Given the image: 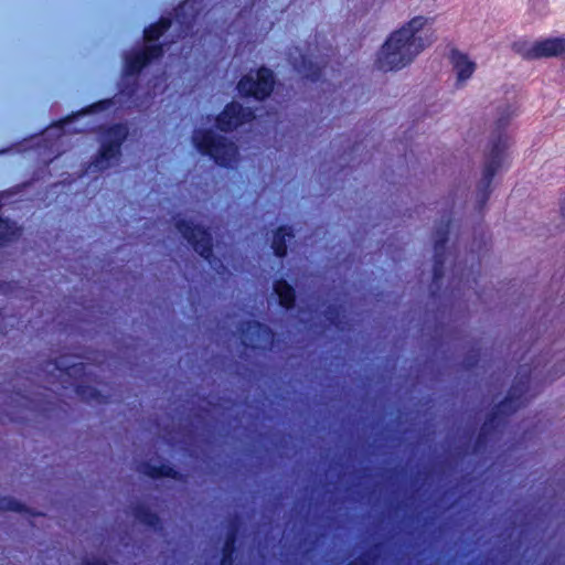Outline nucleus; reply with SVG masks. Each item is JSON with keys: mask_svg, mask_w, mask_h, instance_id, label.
Segmentation results:
<instances>
[{"mask_svg": "<svg viewBox=\"0 0 565 565\" xmlns=\"http://www.w3.org/2000/svg\"><path fill=\"white\" fill-rule=\"evenodd\" d=\"M136 519L140 521L141 523L148 524V525H156L158 522V518L156 514L151 513L145 508H139L136 510Z\"/></svg>", "mask_w": 565, "mask_h": 565, "instance_id": "nucleus-22", "label": "nucleus"}, {"mask_svg": "<svg viewBox=\"0 0 565 565\" xmlns=\"http://www.w3.org/2000/svg\"><path fill=\"white\" fill-rule=\"evenodd\" d=\"M561 213L565 217V199L561 200Z\"/></svg>", "mask_w": 565, "mask_h": 565, "instance_id": "nucleus-26", "label": "nucleus"}, {"mask_svg": "<svg viewBox=\"0 0 565 565\" xmlns=\"http://www.w3.org/2000/svg\"><path fill=\"white\" fill-rule=\"evenodd\" d=\"M175 226L182 236L193 246L195 252L209 260V263L212 265V260H210L212 255L210 234L200 227H193L184 220H179Z\"/></svg>", "mask_w": 565, "mask_h": 565, "instance_id": "nucleus-9", "label": "nucleus"}, {"mask_svg": "<svg viewBox=\"0 0 565 565\" xmlns=\"http://www.w3.org/2000/svg\"><path fill=\"white\" fill-rule=\"evenodd\" d=\"M234 535H230L224 545V555L221 565H232L231 555L233 552Z\"/></svg>", "mask_w": 565, "mask_h": 565, "instance_id": "nucleus-24", "label": "nucleus"}, {"mask_svg": "<svg viewBox=\"0 0 565 565\" xmlns=\"http://www.w3.org/2000/svg\"><path fill=\"white\" fill-rule=\"evenodd\" d=\"M21 504L11 498H0V511H21Z\"/></svg>", "mask_w": 565, "mask_h": 565, "instance_id": "nucleus-23", "label": "nucleus"}, {"mask_svg": "<svg viewBox=\"0 0 565 565\" xmlns=\"http://www.w3.org/2000/svg\"><path fill=\"white\" fill-rule=\"evenodd\" d=\"M451 61L459 83L470 78L476 71V63L459 51H452Z\"/></svg>", "mask_w": 565, "mask_h": 565, "instance_id": "nucleus-14", "label": "nucleus"}, {"mask_svg": "<svg viewBox=\"0 0 565 565\" xmlns=\"http://www.w3.org/2000/svg\"><path fill=\"white\" fill-rule=\"evenodd\" d=\"M274 290L279 298V302L282 307L290 308L295 301V292L290 285H288L285 280H278Z\"/></svg>", "mask_w": 565, "mask_h": 565, "instance_id": "nucleus-17", "label": "nucleus"}, {"mask_svg": "<svg viewBox=\"0 0 565 565\" xmlns=\"http://www.w3.org/2000/svg\"><path fill=\"white\" fill-rule=\"evenodd\" d=\"M493 420H494V419H490V423H489L488 425H491V426H492V424H493Z\"/></svg>", "mask_w": 565, "mask_h": 565, "instance_id": "nucleus-28", "label": "nucleus"}, {"mask_svg": "<svg viewBox=\"0 0 565 565\" xmlns=\"http://www.w3.org/2000/svg\"><path fill=\"white\" fill-rule=\"evenodd\" d=\"M74 360V356H61L54 363L46 365L47 372L53 373L56 371L57 374H53V376L56 377L64 387L68 384L75 385L77 394L84 399L102 402L100 394L96 388L84 387L82 384L77 383V379L85 374V365L83 362H75Z\"/></svg>", "mask_w": 565, "mask_h": 565, "instance_id": "nucleus-3", "label": "nucleus"}, {"mask_svg": "<svg viewBox=\"0 0 565 565\" xmlns=\"http://www.w3.org/2000/svg\"><path fill=\"white\" fill-rule=\"evenodd\" d=\"M516 105L514 98L507 99L495 107L494 125L498 130L505 128L511 119L516 115Z\"/></svg>", "mask_w": 565, "mask_h": 565, "instance_id": "nucleus-16", "label": "nucleus"}, {"mask_svg": "<svg viewBox=\"0 0 565 565\" xmlns=\"http://www.w3.org/2000/svg\"><path fill=\"white\" fill-rule=\"evenodd\" d=\"M289 60L294 67L303 76L312 79L319 75V67L311 60L307 58L297 47L289 53Z\"/></svg>", "mask_w": 565, "mask_h": 565, "instance_id": "nucleus-15", "label": "nucleus"}, {"mask_svg": "<svg viewBox=\"0 0 565 565\" xmlns=\"http://www.w3.org/2000/svg\"><path fill=\"white\" fill-rule=\"evenodd\" d=\"M146 475H149L151 477H175L172 470V468L170 467H167V466H160V467H157V466H151V465H147L143 467V470H142Z\"/></svg>", "mask_w": 565, "mask_h": 565, "instance_id": "nucleus-21", "label": "nucleus"}, {"mask_svg": "<svg viewBox=\"0 0 565 565\" xmlns=\"http://www.w3.org/2000/svg\"><path fill=\"white\" fill-rule=\"evenodd\" d=\"M193 142L199 151L211 156L220 166L228 167L237 161L235 145L213 131H196L193 136Z\"/></svg>", "mask_w": 565, "mask_h": 565, "instance_id": "nucleus-4", "label": "nucleus"}, {"mask_svg": "<svg viewBox=\"0 0 565 565\" xmlns=\"http://www.w3.org/2000/svg\"><path fill=\"white\" fill-rule=\"evenodd\" d=\"M516 51L525 58L535 60L565 54V38H551L533 43H523Z\"/></svg>", "mask_w": 565, "mask_h": 565, "instance_id": "nucleus-7", "label": "nucleus"}, {"mask_svg": "<svg viewBox=\"0 0 565 565\" xmlns=\"http://www.w3.org/2000/svg\"><path fill=\"white\" fill-rule=\"evenodd\" d=\"M510 147V138L507 134L499 132L490 145L486 157L482 178L477 185V202L481 207L490 195V186L495 173L503 168L507 161V150Z\"/></svg>", "mask_w": 565, "mask_h": 565, "instance_id": "nucleus-2", "label": "nucleus"}, {"mask_svg": "<svg viewBox=\"0 0 565 565\" xmlns=\"http://www.w3.org/2000/svg\"><path fill=\"white\" fill-rule=\"evenodd\" d=\"M87 565H107L105 562H102L99 559H95V561H88L87 562Z\"/></svg>", "mask_w": 565, "mask_h": 565, "instance_id": "nucleus-25", "label": "nucleus"}, {"mask_svg": "<svg viewBox=\"0 0 565 565\" xmlns=\"http://www.w3.org/2000/svg\"><path fill=\"white\" fill-rule=\"evenodd\" d=\"M128 130L124 125H115L102 135V148L98 158L93 163L94 168L105 170L119 160L120 146L126 139Z\"/></svg>", "mask_w": 565, "mask_h": 565, "instance_id": "nucleus-5", "label": "nucleus"}, {"mask_svg": "<svg viewBox=\"0 0 565 565\" xmlns=\"http://www.w3.org/2000/svg\"><path fill=\"white\" fill-rule=\"evenodd\" d=\"M351 565H359V564H358V563H353V564H351Z\"/></svg>", "mask_w": 565, "mask_h": 565, "instance_id": "nucleus-29", "label": "nucleus"}, {"mask_svg": "<svg viewBox=\"0 0 565 565\" xmlns=\"http://www.w3.org/2000/svg\"><path fill=\"white\" fill-rule=\"evenodd\" d=\"M531 388V379L525 373H520L515 384L509 392L505 401L499 405L495 417L501 414H508L525 405L534 394H529Z\"/></svg>", "mask_w": 565, "mask_h": 565, "instance_id": "nucleus-8", "label": "nucleus"}, {"mask_svg": "<svg viewBox=\"0 0 565 565\" xmlns=\"http://www.w3.org/2000/svg\"><path fill=\"white\" fill-rule=\"evenodd\" d=\"M271 341L270 330L258 323L250 322L243 332V342L247 347L266 348Z\"/></svg>", "mask_w": 565, "mask_h": 565, "instance_id": "nucleus-12", "label": "nucleus"}, {"mask_svg": "<svg viewBox=\"0 0 565 565\" xmlns=\"http://www.w3.org/2000/svg\"><path fill=\"white\" fill-rule=\"evenodd\" d=\"M162 55V49L158 45L147 46L145 50L126 57V72L135 75L141 71L151 60Z\"/></svg>", "mask_w": 565, "mask_h": 565, "instance_id": "nucleus-11", "label": "nucleus"}, {"mask_svg": "<svg viewBox=\"0 0 565 565\" xmlns=\"http://www.w3.org/2000/svg\"><path fill=\"white\" fill-rule=\"evenodd\" d=\"M273 86V72L263 67L255 73H249L244 76L239 81L237 88L243 95L254 96L256 99H264L271 93Z\"/></svg>", "mask_w": 565, "mask_h": 565, "instance_id": "nucleus-6", "label": "nucleus"}, {"mask_svg": "<svg viewBox=\"0 0 565 565\" xmlns=\"http://www.w3.org/2000/svg\"><path fill=\"white\" fill-rule=\"evenodd\" d=\"M429 23V18L416 15L393 31L377 52V68L384 72L399 71L412 64L435 41L433 32L426 30Z\"/></svg>", "mask_w": 565, "mask_h": 565, "instance_id": "nucleus-1", "label": "nucleus"}, {"mask_svg": "<svg viewBox=\"0 0 565 565\" xmlns=\"http://www.w3.org/2000/svg\"><path fill=\"white\" fill-rule=\"evenodd\" d=\"M286 237L291 238L292 234H291V232L287 231V228H285V227H280L274 235L271 246H273L275 254L278 257H282L286 254V243H285Z\"/></svg>", "mask_w": 565, "mask_h": 565, "instance_id": "nucleus-18", "label": "nucleus"}, {"mask_svg": "<svg viewBox=\"0 0 565 565\" xmlns=\"http://www.w3.org/2000/svg\"><path fill=\"white\" fill-rule=\"evenodd\" d=\"M447 227L448 225H446L445 228L438 230L435 237L434 285L436 286L443 276L445 243L448 235Z\"/></svg>", "mask_w": 565, "mask_h": 565, "instance_id": "nucleus-13", "label": "nucleus"}, {"mask_svg": "<svg viewBox=\"0 0 565 565\" xmlns=\"http://www.w3.org/2000/svg\"><path fill=\"white\" fill-rule=\"evenodd\" d=\"M255 116L249 108H243L238 103H232L217 117V126L221 130L227 131L237 128L242 124L254 119Z\"/></svg>", "mask_w": 565, "mask_h": 565, "instance_id": "nucleus-10", "label": "nucleus"}, {"mask_svg": "<svg viewBox=\"0 0 565 565\" xmlns=\"http://www.w3.org/2000/svg\"><path fill=\"white\" fill-rule=\"evenodd\" d=\"M19 235V228L14 223H10L6 220H0V245L6 242L13 239Z\"/></svg>", "mask_w": 565, "mask_h": 565, "instance_id": "nucleus-20", "label": "nucleus"}, {"mask_svg": "<svg viewBox=\"0 0 565 565\" xmlns=\"http://www.w3.org/2000/svg\"><path fill=\"white\" fill-rule=\"evenodd\" d=\"M0 289H3V292H7V287L0 284Z\"/></svg>", "mask_w": 565, "mask_h": 565, "instance_id": "nucleus-27", "label": "nucleus"}, {"mask_svg": "<svg viewBox=\"0 0 565 565\" xmlns=\"http://www.w3.org/2000/svg\"><path fill=\"white\" fill-rule=\"evenodd\" d=\"M170 28L169 19H161L159 23L151 25L147 30H145V40L147 42H153L158 40L163 32H166Z\"/></svg>", "mask_w": 565, "mask_h": 565, "instance_id": "nucleus-19", "label": "nucleus"}]
</instances>
